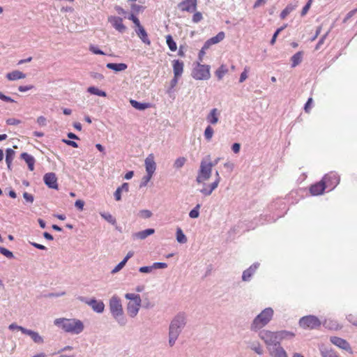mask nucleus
Segmentation results:
<instances>
[{
	"mask_svg": "<svg viewBox=\"0 0 357 357\" xmlns=\"http://www.w3.org/2000/svg\"><path fill=\"white\" fill-rule=\"evenodd\" d=\"M212 171L211 157L207 155L201 160L195 180L197 183L202 184L203 187H207L205 182L211 178Z\"/></svg>",
	"mask_w": 357,
	"mask_h": 357,
	"instance_id": "obj_4",
	"label": "nucleus"
},
{
	"mask_svg": "<svg viewBox=\"0 0 357 357\" xmlns=\"http://www.w3.org/2000/svg\"><path fill=\"white\" fill-rule=\"evenodd\" d=\"M23 197L27 202L29 203H33L34 200L33 196L26 192L23 193Z\"/></svg>",
	"mask_w": 357,
	"mask_h": 357,
	"instance_id": "obj_58",
	"label": "nucleus"
},
{
	"mask_svg": "<svg viewBox=\"0 0 357 357\" xmlns=\"http://www.w3.org/2000/svg\"><path fill=\"white\" fill-rule=\"evenodd\" d=\"M202 14L200 12H196L192 16V22L198 23L202 20Z\"/></svg>",
	"mask_w": 357,
	"mask_h": 357,
	"instance_id": "obj_55",
	"label": "nucleus"
},
{
	"mask_svg": "<svg viewBox=\"0 0 357 357\" xmlns=\"http://www.w3.org/2000/svg\"><path fill=\"white\" fill-rule=\"evenodd\" d=\"M225 34L223 31L219 32L215 36L208 39L212 45L217 44L225 38Z\"/></svg>",
	"mask_w": 357,
	"mask_h": 357,
	"instance_id": "obj_35",
	"label": "nucleus"
},
{
	"mask_svg": "<svg viewBox=\"0 0 357 357\" xmlns=\"http://www.w3.org/2000/svg\"><path fill=\"white\" fill-rule=\"evenodd\" d=\"M89 50L95 54H105L102 50H99L96 46L93 45L89 46Z\"/></svg>",
	"mask_w": 357,
	"mask_h": 357,
	"instance_id": "obj_54",
	"label": "nucleus"
},
{
	"mask_svg": "<svg viewBox=\"0 0 357 357\" xmlns=\"http://www.w3.org/2000/svg\"><path fill=\"white\" fill-rule=\"evenodd\" d=\"M323 180L325 182L326 187L329 186L331 188V189L335 188L340 181V178L337 174L333 172L325 175L323 178Z\"/></svg>",
	"mask_w": 357,
	"mask_h": 357,
	"instance_id": "obj_14",
	"label": "nucleus"
},
{
	"mask_svg": "<svg viewBox=\"0 0 357 357\" xmlns=\"http://www.w3.org/2000/svg\"><path fill=\"white\" fill-rule=\"evenodd\" d=\"M183 62L179 60L173 61V71L175 77H181L183 72Z\"/></svg>",
	"mask_w": 357,
	"mask_h": 357,
	"instance_id": "obj_25",
	"label": "nucleus"
},
{
	"mask_svg": "<svg viewBox=\"0 0 357 357\" xmlns=\"http://www.w3.org/2000/svg\"><path fill=\"white\" fill-rule=\"evenodd\" d=\"M107 68L111 70H113L116 72L123 71L127 69L128 66L126 63H109L106 65Z\"/></svg>",
	"mask_w": 357,
	"mask_h": 357,
	"instance_id": "obj_31",
	"label": "nucleus"
},
{
	"mask_svg": "<svg viewBox=\"0 0 357 357\" xmlns=\"http://www.w3.org/2000/svg\"><path fill=\"white\" fill-rule=\"evenodd\" d=\"M249 348L259 355L264 354L262 346L258 341H252L248 343Z\"/></svg>",
	"mask_w": 357,
	"mask_h": 357,
	"instance_id": "obj_29",
	"label": "nucleus"
},
{
	"mask_svg": "<svg viewBox=\"0 0 357 357\" xmlns=\"http://www.w3.org/2000/svg\"><path fill=\"white\" fill-rule=\"evenodd\" d=\"M140 306L141 303L129 302L127 305L128 314L132 318L135 317L139 312Z\"/></svg>",
	"mask_w": 357,
	"mask_h": 357,
	"instance_id": "obj_20",
	"label": "nucleus"
},
{
	"mask_svg": "<svg viewBox=\"0 0 357 357\" xmlns=\"http://www.w3.org/2000/svg\"><path fill=\"white\" fill-rule=\"evenodd\" d=\"M167 267V264L164 262H155L152 264L153 270L154 269H164Z\"/></svg>",
	"mask_w": 357,
	"mask_h": 357,
	"instance_id": "obj_49",
	"label": "nucleus"
},
{
	"mask_svg": "<svg viewBox=\"0 0 357 357\" xmlns=\"http://www.w3.org/2000/svg\"><path fill=\"white\" fill-rule=\"evenodd\" d=\"M258 336L264 342L268 349L269 347H273L279 343L277 332H273L268 330H260L259 331Z\"/></svg>",
	"mask_w": 357,
	"mask_h": 357,
	"instance_id": "obj_7",
	"label": "nucleus"
},
{
	"mask_svg": "<svg viewBox=\"0 0 357 357\" xmlns=\"http://www.w3.org/2000/svg\"><path fill=\"white\" fill-rule=\"evenodd\" d=\"M215 181L213 183H211L207 187H203L202 189L199 190V192L204 196L211 195L213 190H215L218 188L221 180L218 171L215 172Z\"/></svg>",
	"mask_w": 357,
	"mask_h": 357,
	"instance_id": "obj_9",
	"label": "nucleus"
},
{
	"mask_svg": "<svg viewBox=\"0 0 357 357\" xmlns=\"http://www.w3.org/2000/svg\"><path fill=\"white\" fill-rule=\"evenodd\" d=\"M6 77L11 81L24 79L26 77V75L19 70H13L6 75Z\"/></svg>",
	"mask_w": 357,
	"mask_h": 357,
	"instance_id": "obj_27",
	"label": "nucleus"
},
{
	"mask_svg": "<svg viewBox=\"0 0 357 357\" xmlns=\"http://www.w3.org/2000/svg\"><path fill=\"white\" fill-rule=\"evenodd\" d=\"M227 69L224 66H221L215 71V75L219 80L222 79L225 75L227 73Z\"/></svg>",
	"mask_w": 357,
	"mask_h": 357,
	"instance_id": "obj_41",
	"label": "nucleus"
},
{
	"mask_svg": "<svg viewBox=\"0 0 357 357\" xmlns=\"http://www.w3.org/2000/svg\"><path fill=\"white\" fill-rule=\"evenodd\" d=\"M8 328L10 330V331H14V330H18V331H20L22 333H24V331H26V328L22 327V326H18L15 323H13L11 324H10L8 326Z\"/></svg>",
	"mask_w": 357,
	"mask_h": 357,
	"instance_id": "obj_48",
	"label": "nucleus"
},
{
	"mask_svg": "<svg viewBox=\"0 0 357 357\" xmlns=\"http://www.w3.org/2000/svg\"><path fill=\"white\" fill-rule=\"evenodd\" d=\"M130 103L135 109L139 111L145 110L146 109L149 108L151 107L150 103L139 102L135 100H130Z\"/></svg>",
	"mask_w": 357,
	"mask_h": 357,
	"instance_id": "obj_30",
	"label": "nucleus"
},
{
	"mask_svg": "<svg viewBox=\"0 0 357 357\" xmlns=\"http://www.w3.org/2000/svg\"><path fill=\"white\" fill-rule=\"evenodd\" d=\"M220 112L217 108L212 109L206 116V121L211 125H215L219 121Z\"/></svg>",
	"mask_w": 357,
	"mask_h": 357,
	"instance_id": "obj_22",
	"label": "nucleus"
},
{
	"mask_svg": "<svg viewBox=\"0 0 357 357\" xmlns=\"http://www.w3.org/2000/svg\"><path fill=\"white\" fill-rule=\"evenodd\" d=\"M277 333H278V339L279 343H280V342L282 340H285V339L290 340V339L293 338L295 335L294 333L289 332V331H278Z\"/></svg>",
	"mask_w": 357,
	"mask_h": 357,
	"instance_id": "obj_32",
	"label": "nucleus"
},
{
	"mask_svg": "<svg viewBox=\"0 0 357 357\" xmlns=\"http://www.w3.org/2000/svg\"><path fill=\"white\" fill-rule=\"evenodd\" d=\"M176 240L180 243H185L188 241L181 228H178L176 230Z\"/></svg>",
	"mask_w": 357,
	"mask_h": 357,
	"instance_id": "obj_37",
	"label": "nucleus"
},
{
	"mask_svg": "<svg viewBox=\"0 0 357 357\" xmlns=\"http://www.w3.org/2000/svg\"><path fill=\"white\" fill-rule=\"evenodd\" d=\"M214 134L213 128L209 125L204 130V137L208 141L210 142L213 137Z\"/></svg>",
	"mask_w": 357,
	"mask_h": 357,
	"instance_id": "obj_38",
	"label": "nucleus"
},
{
	"mask_svg": "<svg viewBox=\"0 0 357 357\" xmlns=\"http://www.w3.org/2000/svg\"><path fill=\"white\" fill-rule=\"evenodd\" d=\"M135 33L144 44L151 45V40L149 38L147 32L142 25L135 29Z\"/></svg>",
	"mask_w": 357,
	"mask_h": 357,
	"instance_id": "obj_21",
	"label": "nucleus"
},
{
	"mask_svg": "<svg viewBox=\"0 0 357 357\" xmlns=\"http://www.w3.org/2000/svg\"><path fill=\"white\" fill-rule=\"evenodd\" d=\"M336 353L328 349H323L321 350V355L322 357H334Z\"/></svg>",
	"mask_w": 357,
	"mask_h": 357,
	"instance_id": "obj_44",
	"label": "nucleus"
},
{
	"mask_svg": "<svg viewBox=\"0 0 357 357\" xmlns=\"http://www.w3.org/2000/svg\"><path fill=\"white\" fill-rule=\"evenodd\" d=\"M125 298L128 300H130V302L142 303V299L139 294L128 293L125 295Z\"/></svg>",
	"mask_w": 357,
	"mask_h": 357,
	"instance_id": "obj_34",
	"label": "nucleus"
},
{
	"mask_svg": "<svg viewBox=\"0 0 357 357\" xmlns=\"http://www.w3.org/2000/svg\"><path fill=\"white\" fill-rule=\"evenodd\" d=\"M21 158L23 159L28 165L29 169L33 171L34 169L35 158L27 153H22Z\"/></svg>",
	"mask_w": 357,
	"mask_h": 357,
	"instance_id": "obj_26",
	"label": "nucleus"
},
{
	"mask_svg": "<svg viewBox=\"0 0 357 357\" xmlns=\"http://www.w3.org/2000/svg\"><path fill=\"white\" fill-rule=\"evenodd\" d=\"M155 233L154 229H146L143 231H140L132 234V238L134 239H140L144 240L147 238L149 236H151Z\"/></svg>",
	"mask_w": 357,
	"mask_h": 357,
	"instance_id": "obj_23",
	"label": "nucleus"
},
{
	"mask_svg": "<svg viewBox=\"0 0 357 357\" xmlns=\"http://www.w3.org/2000/svg\"><path fill=\"white\" fill-rule=\"evenodd\" d=\"M139 271L140 273H149L153 271L152 265L149 266L140 267L139 269Z\"/></svg>",
	"mask_w": 357,
	"mask_h": 357,
	"instance_id": "obj_57",
	"label": "nucleus"
},
{
	"mask_svg": "<svg viewBox=\"0 0 357 357\" xmlns=\"http://www.w3.org/2000/svg\"><path fill=\"white\" fill-rule=\"evenodd\" d=\"M313 0H308L307 3L305 4V6L301 10V16H304L307 14L309 9L311 7L312 3Z\"/></svg>",
	"mask_w": 357,
	"mask_h": 357,
	"instance_id": "obj_51",
	"label": "nucleus"
},
{
	"mask_svg": "<svg viewBox=\"0 0 357 357\" xmlns=\"http://www.w3.org/2000/svg\"><path fill=\"white\" fill-rule=\"evenodd\" d=\"M299 324L303 328L314 329L321 325V321L317 317L308 315L302 317L299 321Z\"/></svg>",
	"mask_w": 357,
	"mask_h": 357,
	"instance_id": "obj_8",
	"label": "nucleus"
},
{
	"mask_svg": "<svg viewBox=\"0 0 357 357\" xmlns=\"http://www.w3.org/2000/svg\"><path fill=\"white\" fill-rule=\"evenodd\" d=\"M33 88V85H28V86H20L18 88V90L20 92H26L31 89Z\"/></svg>",
	"mask_w": 357,
	"mask_h": 357,
	"instance_id": "obj_62",
	"label": "nucleus"
},
{
	"mask_svg": "<svg viewBox=\"0 0 357 357\" xmlns=\"http://www.w3.org/2000/svg\"><path fill=\"white\" fill-rule=\"evenodd\" d=\"M24 334H26V335L30 336L31 338L32 339V340L35 343L42 344L44 342L43 337L42 336H40L38 332H36V331H31L29 329H26V331H24Z\"/></svg>",
	"mask_w": 357,
	"mask_h": 357,
	"instance_id": "obj_24",
	"label": "nucleus"
},
{
	"mask_svg": "<svg viewBox=\"0 0 357 357\" xmlns=\"http://www.w3.org/2000/svg\"><path fill=\"white\" fill-rule=\"evenodd\" d=\"M43 181L50 188L58 189L57 178L53 172L47 173L43 176Z\"/></svg>",
	"mask_w": 357,
	"mask_h": 357,
	"instance_id": "obj_16",
	"label": "nucleus"
},
{
	"mask_svg": "<svg viewBox=\"0 0 357 357\" xmlns=\"http://www.w3.org/2000/svg\"><path fill=\"white\" fill-rule=\"evenodd\" d=\"M139 214L140 217H142V218H144V219L149 218L153 215L152 212L151 211L146 210V209L140 211Z\"/></svg>",
	"mask_w": 357,
	"mask_h": 357,
	"instance_id": "obj_47",
	"label": "nucleus"
},
{
	"mask_svg": "<svg viewBox=\"0 0 357 357\" xmlns=\"http://www.w3.org/2000/svg\"><path fill=\"white\" fill-rule=\"evenodd\" d=\"M185 162H186L185 158L179 157L174 161V167L175 169H178L181 168L185 165Z\"/></svg>",
	"mask_w": 357,
	"mask_h": 357,
	"instance_id": "obj_43",
	"label": "nucleus"
},
{
	"mask_svg": "<svg viewBox=\"0 0 357 357\" xmlns=\"http://www.w3.org/2000/svg\"><path fill=\"white\" fill-rule=\"evenodd\" d=\"M197 6V0H183L178 4V8L181 11L193 13L196 10Z\"/></svg>",
	"mask_w": 357,
	"mask_h": 357,
	"instance_id": "obj_10",
	"label": "nucleus"
},
{
	"mask_svg": "<svg viewBox=\"0 0 357 357\" xmlns=\"http://www.w3.org/2000/svg\"><path fill=\"white\" fill-rule=\"evenodd\" d=\"M15 152L12 149H7L6 150V162L8 169H11L12 162L15 158Z\"/></svg>",
	"mask_w": 357,
	"mask_h": 357,
	"instance_id": "obj_28",
	"label": "nucleus"
},
{
	"mask_svg": "<svg viewBox=\"0 0 357 357\" xmlns=\"http://www.w3.org/2000/svg\"><path fill=\"white\" fill-rule=\"evenodd\" d=\"M248 78V70L245 68L244 71L241 74L239 82H243Z\"/></svg>",
	"mask_w": 357,
	"mask_h": 357,
	"instance_id": "obj_61",
	"label": "nucleus"
},
{
	"mask_svg": "<svg viewBox=\"0 0 357 357\" xmlns=\"http://www.w3.org/2000/svg\"><path fill=\"white\" fill-rule=\"evenodd\" d=\"M0 253L8 259H13L14 257L13 252L3 247H0Z\"/></svg>",
	"mask_w": 357,
	"mask_h": 357,
	"instance_id": "obj_46",
	"label": "nucleus"
},
{
	"mask_svg": "<svg viewBox=\"0 0 357 357\" xmlns=\"http://www.w3.org/2000/svg\"><path fill=\"white\" fill-rule=\"evenodd\" d=\"M37 123L40 126H45L46 125V119L44 116H40L37 119Z\"/></svg>",
	"mask_w": 357,
	"mask_h": 357,
	"instance_id": "obj_64",
	"label": "nucleus"
},
{
	"mask_svg": "<svg viewBox=\"0 0 357 357\" xmlns=\"http://www.w3.org/2000/svg\"><path fill=\"white\" fill-rule=\"evenodd\" d=\"M100 215L102 218H104L106 221L109 222L110 224L114 225L116 223V219L109 213H100Z\"/></svg>",
	"mask_w": 357,
	"mask_h": 357,
	"instance_id": "obj_40",
	"label": "nucleus"
},
{
	"mask_svg": "<svg viewBox=\"0 0 357 357\" xmlns=\"http://www.w3.org/2000/svg\"><path fill=\"white\" fill-rule=\"evenodd\" d=\"M167 44L171 51H176L177 49V46L172 37L170 35L167 36L166 37Z\"/></svg>",
	"mask_w": 357,
	"mask_h": 357,
	"instance_id": "obj_39",
	"label": "nucleus"
},
{
	"mask_svg": "<svg viewBox=\"0 0 357 357\" xmlns=\"http://www.w3.org/2000/svg\"><path fill=\"white\" fill-rule=\"evenodd\" d=\"M108 21L112 24V26L120 33H124L126 31V26L123 24L122 18L116 16H110L108 17Z\"/></svg>",
	"mask_w": 357,
	"mask_h": 357,
	"instance_id": "obj_12",
	"label": "nucleus"
},
{
	"mask_svg": "<svg viewBox=\"0 0 357 357\" xmlns=\"http://www.w3.org/2000/svg\"><path fill=\"white\" fill-rule=\"evenodd\" d=\"M126 262L122 260L119 264H118L114 268L112 271V273H116L120 271L126 265Z\"/></svg>",
	"mask_w": 357,
	"mask_h": 357,
	"instance_id": "obj_52",
	"label": "nucleus"
},
{
	"mask_svg": "<svg viewBox=\"0 0 357 357\" xmlns=\"http://www.w3.org/2000/svg\"><path fill=\"white\" fill-rule=\"evenodd\" d=\"M287 26V25H284L283 26H281L280 28L278 29L275 33L273 34L272 39L271 40V44L273 45L275 43L276 38L278 36V34L284 29V28Z\"/></svg>",
	"mask_w": 357,
	"mask_h": 357,
	"instance_id": "obj_50",
	"label": "nucleus"
},
{
	"mask_svg": "<svg viewBox=\"0 0 357 357\" xmlns=\"http://www.w3.org/2000/svg\"><path fill=\"white\" fill-rule=\"evenodd\" d=\"M302 59H303V52H298L297 53L294 54L291 58V60L292 62L291 67L294 68L296 66H298L299 63H301V62L302 61Z\"/></svg>",
	"mask_w": 357,
	"mask_h": 357,
	"instance_id": "obj_33",
	"label": "nucleus"
},
{
	"mask_svg": "<svg viewBox=\"0 0 357 357\" xmlns=\"http://www.w3.org/2000/svg\"><path fill=\"white\" fill-rule=\"evenodd\" d=\"M130 20H132V22L135 24L137 28L139 26H141L140 22L139 19L133 14H130V16L128 17Z\"/></svg>",
	"mask_w": 357,
	"mask_h": 357,
	"instance_id": "obj_56",
	"label": "nucleus"
},
{
	"mask_svg": "<svg viewBox=\"0 0 357 357\" xmlns=\"http://www.w3.org/2000/svg\"><path fill=\"white\" fill-rule=\"evenodd\" d=\"M92 310L97 313H102L105 310V304L102 301H98L96 298H91L88 303Z\"/></svg>",
	"mask_w": 357,
	"mask_h": 357,
	"instance_id": "obj_17",
	"label": "nucleus"
},
{
	"mask_svg": "<svg viewBox=\"0 0 357 357\" xmlns=\"http://www.w3.org/2000/svg\"><path fill=\"white\" fill-rule=\"evenodd\" d=\"M142 6L135 3L131 5V10L134 13H139L142 10Z\"/></svg>",
	"mask_w": 357,
	"mask_h": 357,
	"instance_id": "obj_63",
	"label": "nucleus"
},
{
	"mask_svg": "<svg viewBox=\"0 0 357 357\" xmlns=\"http://www.w3.org/2000/svg\"><path fill=\"white\" fill-rule=\"evenodd\" d=\"M153 176L151 175H149V174H147L144 176H143L142 179V182L140 183V188L143 187V186H146L147 185V183L150 181V180L151 179Z\"/></svg>",
	"mask_w": 357,
	"mask_h": 357,
	"instance_id": "obj_53",
	"label": "nucleus"
},
{
	"mask_svg": "<svg viewBox=\"0 0 357 357\" xmlns=\"http://www.w3.org/2000/svg\"><path fill=\"white\" fill-rule=\"evenodd\" d=\"M21 123V121L18 119L10 118L6 120V123L8 125H18Z\"/></svg>",
	"mask_w": 357,
	"mask_h": 357,
	"instance_id": "obj_60",
	"label": "nucleus"
},
{
	"mask_svg": "<svg viewBox=\"0 0 357 357\" xmlns=\"http://www.w3.org/2000/svg\"><path fill=\"white\" fill-rule=\"evenodd\" d=\"M273 310L266 307L262 310L252 321L250 329L251 331L257 332L266 326L272 319Z\"/></svg>",
	"mask_w": 357,
	"mask_h": 357,
	"instance_id": "obj_5",
	"label": "nucleus"
},
{
	"mask_svg": "<svg viewBox=\"0 0 357 357\" xmlns=\"http://www.w3.org/2000/svg\"><path fill=\"white\" fill-rule=\"evenodd\" d=\"M144 163L146 174L153 176L156 169L153 154H149L145 159Z\"/></svg>",
	"mask_w": 357,
	"mask_h": 357,
	"instance_id": "obj_15",
	"label": "nucleus"
},
{
	"mask_svg": "<svg viewBox=\"0 0 357 357\" xmlns=\"http://www.w3.org/2000/svg\"><path fill=\"white\" fill-rule=\"evenodd\" d=\"M54 324L65 332L73 335L81 333L84 328L83 322L77 319L58 318L54 321Z\"/></svg>",
	"mask_w": 357,
	"mask_h": 357,
	"instance_id": "obj_2",
	"label": "nucleus"
},
{
	"mask_svg": "<svg viewBox=\"0 0 357 357\" xmlns=\"http://www.w3.org/2000/svg\"><path fill=\"white\" fill-rule=\"evenodd\" d=\"M109 309L114 319L121 326H124L127 324L121 298L114 295L109 302Z\"/></svg>",
	"mask_w": 357,
	"mask_h": 357,
	"instance_id": "obj_3",
	"label": "nucleus"
},
{
	"mask_svg": "<svg viewBox=\"0 0 357 357\" xmlns=\"http://www.w3.org/2000/svg\"><path fill=\"white\" fill-rule=\"evenodd\" d=\"M188 321V316L183 312L177 313L171 320L168 330V343L173 347L180 334L185 328Z\"/></svg>",
	"mask_w": 357,
	"mask_h": 357,
	"instance_id": "obj_1",
	"label": "nucleus"
},
{
	"mask_svg": "<svg viewBox=\"0 0 357 357\" xmlns=\"http://www.w3.org/2000/svg\"><path fill=\"white\" fill-rule=\"evenodd\" d=\"M87 91L91 94L96 95L98 96L105 97L107 96L105 91L100 90L95 86L89 87Z\"/></svg>",
	"mask_w": 357,
	"mask_h": 357,
	"instance_id": "obj_36",
	"label": "nucleus"
},
{
	"mask_svg": "<svg viewBox=\"0 0 357 357\" xmlns=\"http://www.w3.org/2000/svg\"><path fill=\"white\" fill-rule=\"evenodd\" d=\"M201 208V204H197L193 209H192L189 213V216L191 218H197L199 216V209Z\"/></svg>",
	"mask_w": 357,
	"mask_h": 357,
	"instance_id": "obj_42",
	"label": "nucleus"
},
{
	"mask_svg": "<svg viewBox=\"0 0 357 357\" xmlns=\"http://www.w3.org/2000/svg\"><path fill=\"white\" fill-rule=\"evenodd\" d=\"M192 76L195 79L206 80L211 77L210 66L208 65H202L197 62L192 72Z\"/></svg>",
	"mask_w": 357,
	"mask_h": 357,
	"instance_id": "obj_6",
	"label": "nucleus"
},
{
	"mask_svg": "<svg viewBox=\"0 0 357 357\" xmlns=\"http://www.w3.org/2000/svg\"><path fill=\"white\" fill-rule=\"evenodd\" d=\"M326 188V183L322 179L320 182L312 185L310 190L312 195H319L323 193Z\"/></svg>",
	"mask_w": 357,
	"mask_h": 357,
	"instance_id": "obj_18",
	"label": "nucleus"
},
{
	"mask_svg": "<svg viewBox=\"0 0 357 357\" xmlns=\"http://www.w3.org/2000/svg\"><path fill=\"white\" fill-rule=\"evenodd\" d=\"M259 266V263H255L252 266H250L248 269L245 270L242 275V280L245 282L249 281Z\"/></svg>",
	"mask_w": 357,
	"mask_h": 357,
	"instance_id": "obj_19",
	"label": "nucleus"
},
{
	"mask_svg": "<svg viewBox=\"0 0 357 357\" xmlns=\"http://www.w3.org/2000/svg\"><path fill=\"white\" fill-rule=\"evenodd\" d=\"M294 9L292 6H287L280 13L281 19H284Z\"/></svg>",
	"mask_w": 357,
	"mask_h": 357,
	"instance_id": "obj_45",
	"label": "nucleus"
},
{
	"mask_svg": "<svg viewBox=\"0 0 357 357\" xmlns=\"http://www.w3.org/2000/svg\"><path fill=\"white\" fill-rule=\"evenodd\" d=\"M75 206L76 208H77L79 211H82L84 206V202L81 199H77L75 203Z\"/></svg>",
	"mask_w": 357,
	"mask_h": 357,
	"instance_id": "obj_59",
	"label": "nucleus"
},
{
	"mask_svg": "<svg viewBox=\"0 0 357 357\" xmlns=\"http://www.w3.org/2000/svg\"><path fill=\"white\" fill-rule=\"evenodd\" d=\"M268 351L271 357H288L286 351L280 346V343L269 347Z\"/></svg>",
	"mask_w": 357,
	"mask_h": 357,
	"instance_id": "obj_11",
	"label": "nucleus"
},
{
	"mask_svg": "<svg viewBox=\"0 0 357 357\" xmlns=\"http://www.w3.org/2000/svg\"><path fill=\"white\" fill-rule=\"evenodd\" d=\"M330 340L333 344L338 347L339 348L347 351H349L350 353L352 352L350 344L347 340L336 336L331 337Z\"/></svg>",
	"mask_w": 357,
	"mask_h": 357,
	"instance_id": "obj_13",
	"label": "nucleus"
}]
</instances>
